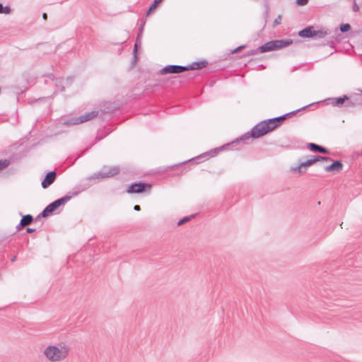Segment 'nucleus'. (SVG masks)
Instances as JSON below:
<instances>
[{
    "instance_id": "f257e3e1",
    "label": "nucleus",
    "mask_w": 362,
    "mask_h": 362,
    "mask_svg": "<svg viewBox=\"0 0 362 362\" xmlns=\"http://www.w3.org/2000/svg\"><path fill=\"white\" fill-rule=\"evenodd\" d=\"M300 110V109L296 111L290 112L279 117L268 119L260 122L252 129L250 133L245 134L240 138V140H247L249 139L250 137L257 139L268 134L269 132L280 127L286 119L295 115L296 112H298Z\"/></svg>"
},
{
    "instance_id": "f03ea898",
    "label": "nucleus",
    "mask_w": 362,
    "mask_h": 362,
    "mask_svg": "<svg viewBox=\"0 0 362 362\" xmlns=\"http://www.w3.org/2000/svg\"><path fill=\"white\" fill-rule=\"evenodd\" d=\"M70 348L64 343L49 345L44 351L43 354L49 362H62L66 360L69 354Z\"/></svg>"
},
{
    "instance_id": "7ed1b4c3",
    "label": "nucleus",
    "mask_w": 362,
    "mask_h": 362,
    "mask_svg": "<svg viewBox=\"0 0 362 362\" xmlns=\"http://www.w3.org/2000/svg\"><path fill=\"white\" fill-rule=\"evenodd\" d=\"M293 40H275L266 42L259 46L257 49L252 51V54L264 53L269 51L279 49L291 45Z\"/></svg>"
},
{
    "instance_id": "20e7f679",
    "label": "nucleus",
    "mask_w": 362,
    "mask_h": 362,
    "mask_svg": "<svg viewBox=\"0 0 362 362\" xmlns=\"http://www.w3.org/2000/svg\"><path fill=\"white\" fill-rule=\"evenodd\" d=\"M83 190V189H81V191ZM80 192L81 190L75 191L72 193V195H66L60 199L54 201L44 209V210L41 213V216L44 218L49 216L50 214L57 210L60 206L64 204L68 201H69L72 197L77 196Z\"/></svg>"
},
{
    "instance_id": "39448f33",
    "label": "nucleus",
    "mask_w": 362,
    "mask_h": 362,
    "mask_svg": "<svg viewBox=\"0 0 362 362\" xmlns=\"http://www.w3.org/2000/svg\"><path fill=\"white\" fill-rule=\"evenodd\" d=\"M315 33L316 34L315 37L317 38L323 39L326 37L323 45H329L331 47H334V43L337 40V37L339 35V34H338L337 30H335L334 34H332L331 32H328L325 30H315Z\"/></svg>"
},
{
    "instance_id": "423d86ee",
    "label": "nucleus",
    "mask_w": 362,
    "mask_h": 362,
    "mask_svg": "<svg viewBox=\"0 0 362 362\" xmlns=\"http://www.w3.org/2000/svg\"><path fill=\"white\" fill-rule=\"evenodd\" d=\"M120 169L117 166L114 167H107L105 166L102 168V170L95 173L91 176L93 179H103L108 178L117 175L119 173Z\"/></svg>"
},
{
    "instance_id": "0eeeda50",
    "label": "nucleus",
    "mask_w": 362,
    "mask_h": 362,
    "mask_svg": "<svg viewBox=\"0 0 362 362\" xmlns=\"http://www.w3.org/2000/svg\"><path fill=\"white\" fill-rule=\"evenodd\" d=\"M151 187L152 185L148 183L134 182L128 187L127 192L129 194L150 192Z\"/></svg>"
},
{
    "instance_id": "6e6552de",
    "label": "nucleus",
    "mask_w": 362,
    "mask_h": 362,
    "mask_svg": "<svg viewBox=\"0 0 362 362\" xmlns=\"http://www.w3.org/2000/svg\"><path fill=\"white\" fill-rule=\"evenodd\" d=\"M188 71V68L186 66L180 65H168L165 66L160 70L161 74H180Z\"/></svg>"
},
{
    "instance_id": "1a4fd4ad",
    "label": "nucleus",
    "mask_w": 362,
    "mask_h": 362,
    "mask_svg": "<svg viewBox=\"0 0 362 362\" xmlns=\"http://www.w3.org/2000/svg\"><path fill=\"white\" fill-rule=\"evenodd\" d=\"M98 115V111H92L90 112L86 113L76 119H74L73 122H70L72 124H78L83 122L89 121L95 117H96Z\"/></svg>"
},
{
    "instance_id": "9d476101",
    "label": "nucleus",
    "mask_w": 362,
    "mask_h": 362,
    "mask_svg": "<svg viewBox=\"0 0 362 362\" xmlns=\"http://www.w3.org/2000/svg\"><path fill=\"white\" fill-rule=\"evenodd\" d=\"M57 174L55 171H51L47 173L44 180L42 182V187L44 189L47 188L50 186L55 180Z\"/></svg>"
},
{
    "instance_id": "9b49d317",
    "label": "nucleus",
    "mask_w": 362,
    "mask_h": 362,
    "mask_svg": "<svg viewBox=\"0 0 362 362\" xmlns=\"http://www.w3.org/2000/svg\"><path fill=\"white\" fill-rule=\"evenodd\" d=\"M315 34L313 26H308L298 32V35L301 37H311L315 36Z\"/></svg>"
},
{
    "instance_id": "f8f14e48",
    "label": "nucleus",
    "mask_w": 362,
    "mask_h": 362,
    "mask_svg": "<svg viewBox=\"0 0 362 362\" xmlns=\"http://www.w3.org/2000/svg\"><path fill=\"white\" fill-rule=\"evenodd\" d=\"M342 168V163L339 160H337L332 163L331 165L326 166L325 168V170L327 172H340Z\"/></svg>"
},
{
    "instance_id": "ddd939ff",
    "label": "nucleus",
    "mask_w": 362,
    "mask_h": 362,
    "mask_svg": "<svg viewBox=\"0 0 362 362\" xmlns=\"http://www.w3.org/2000/svg\"><path fill=\"white\" fill-rule=\"evenodd\" d=\"M317 161V158H314V156H310L307 160L302 162L299 164L298 170L299 172L305 171V168L311 165L314 164Z\"/></svg>"
},
{
    "instance_id": "4468645a",
    "label": "nucleus",
    "mask_w": 362,
    "mask_h": 362,
    "mask_svg": "<svg viewBox=\"0 0 362 362\" xmlns=\"http://www.w3.org/2000/svg\"><path fill=\"white\" fill-rule=\"evenodd\" d=\"M346 99H347V95H344L343 96L339 98H329L328 100L332 102L331 104L333 106L341 107L345 103Z\"/></svg>"
},
{
    "instance_id": "2eb2a0df",
    "label": "nucleus",
    "mask_w": 362,
    "mask_h": 362,
    "mask_svg": "<svg viewBox=\"0 0 362 362\" xmlns=\"http://www.w3.org/2000/svg\"><path fill=\"white\" fill-rule=\"evenodd\" d=\"M308 148L313 152H319L321 153H329V150L323 146L317 145L314 143H310L308 144Z\"/></svg>"
},
{
    "instance_id": "dca6fc26",
    "label": "nucleus",
    "mask_w": 362,
    "mask_h": 362,
    "mask_svg": "<svg viewBox=\"0 0 362 362\" xmlns=\"http://www.w3.org/2000/svg\"><path fill=\"white\" fill-rule=\"evenodd\" d=\"M208 64L206 61H202L198 62H193L189 66H186L188 68V71L189 70H200L206 66Z\"/></svg>"
},
{
    "instance_id": "f3484780",
    "label": "nucleus",
    "mask_w": 362,
    "mask_h": 362,
    "mask_svg": "<svg viewBox=\"0 0 362 362\" xmlns=\"http://www.w3.org/2000/svg\"><path fill=\"white\" fill-rule=\"evenodd\" d=\"M361 94H354L350 95L352 105L355 106L362 105V90Z\"/></svg>"
},
{
    "instance_id": "a211bd4d",
    "label": "nucleus",
    "mask_w": 362,
    "mask_h": 362,
    "mask_svg": "<svg viewBox=\"0 0 362 362\" xmlns=\"http://www.w3.org/2000/svg\"><path fill=\"white\" fill-rule=\"evenodd\" d=\"M21 221V226H27L32 223V222L33 221V218L30 214H27V215L23 216Z\"/></svg>"
},
{
    "instance_id": "6ab92c4d",
    "label": "nucleus",
    "mask_w": 362,
    "mask_h": 362,
    "mask_svg": "<svg viewBox=\"0 0 362 362\" xmlns=\"http://www.w3.org/2000/svg\"><path fill=\"white\" fill-rule=\"evenodd\" d=\"M163 0H154L153 4L150 6L148 10L146 12V16H149L152 11H153L158 4L161 3Z\"/></svg>"
},
{
    "instance_id": "aec40b11",
    "label": "nucleus",
    "mask_w": 362,
    "mask_h": 362,
    "mask_svg": "<svg viewBox=\"0 0 362 362\" xmlns=\"http://www.w3.org/2000/svg\"><path fill=\"white\" fill-rule=\"evenodd\" d=\"M10 163L11 162L8 159L0 160V170L7 168Z\"/></svg>"
},
{
    "instance_id": "412c9836",
    "label": "nucleus",
    "mask_w": 362,
    "mask_h": 362,
    "mask_svg": "<svg viewBox=\"0 0 362 362\" xmlns=\"http://www.w3.org/2000/svg\"><path fill=\"white\" fill-rule=\"evenodd\" d=\"M11 12V9L9 6H4L2 4L0 3V13H6L9 14Z\"/></svg>"
},
{
    "instance_id": "4be33fe9",
    "label": "nucleus",
    "mask_w": 362,
    "mask_h": 362,
    "mask_svg": "<svg viewBox=\"0 0 362 362\" xmlns=\"http://www.w3.org/2000/svg\"><path fill=\"white\" fill-rule=\"evenodd\" d=\"M194 215H191V216H185V217H184L183 218L180 219V220L178 221V223H177V226H180L183 225L184 223H187V222L191 220V218H192V217H194Z\"/></svg>"
},
{
    "instance_id": "5701e85b",
    "label": "nucleus",
    "mask_w": 362,
    "mask_h": 362,
    "mask_svg": "<svg viewBox=\"0 0 362 362\" xmlns=\"http://www.w3.org/2000/svg\"><path fill=\"white\" fill-rule=\"evenodd\" d=\"M351 25L349 23H344L340 25V31L342 33L350 30Z\"/></svg>"
},
{
    "instance_id": "b1692460",
    "label": "nucleus",
    "mask_w": 362,
    "mask_h": 362,
    "mask_svg": "<svg viewBox=\"0 0 362 362\" xmlns=\"http://www.w3.org/2000/svg\"><path fill=\"white\" fill-rule=\"evenodd\" d=\"M344 105L346 107H354V105H352L351 97L348 96V95H347V99H346V102H345V103Z\"/></svg>"
},
{
    "instance_id": "393cba45",
    "label": "nucleus",
    "mask_w": 362,
    "mask_h": 362,
    "mask_svg": "<svg viewBox=\"0 0 362 362\" xmlns=\"http://www.w3.org/2000/svg\"><path fill=\"white\" fill-rule=\"evenodd\" d=\"M314 158H317V161H319V160L331 161L332 160V158L329 157H325V156H314Z\"/></svg>"
},
{
    "instance_id": "a878e982",
    "label": "nucleus",
    "mask_w": 362,
    "mask_h": 362,
    "mask_svg": "<svg viewBox=\"0 0 362 362\" xmlns=\"http://www.w3.org/2000/svg\"><path fill=\"white\" fill-rule=\"evenodd\" d=\"M281 23V16L279 15L274 21L273 26L275 27Z\"/></svg>"
},
{
    "instance_id": "bb28decb",
    "label": "nucleus",
    "mask_w": 362,
    "mask_h": 362,
    "mask_svg": "<svg viewBox=\"0 0 362 362\" xmlns=\"http://www.w3.org/2000/svg\"><path fill=\"white\" fill-rule=\"evenodd\" d=\"M308 0H296V4L299 6H305L308 4Z\"/></svg>"
},
{
    "instance_id": "cd10ccee",
    "label": "nucleus",
    "mask_w": 362,
    "mask_h": 362,
    "mask_svg": "<svg viewBox=\"0 0 362 362\" xmlns=\"http://www.w3.org/2000/svg\"><path fill=\"white\" fill-rule=\"evenodd\" d=\"M245 45H241V46H239L238 47H237L236 49H235L233 51V53H237L238 52H240V50H242L243 48H245Z\"/></svg>"
},
{
    "instance_id": "c85d7f7f",
    "label": "nucleus",
    "mask_w": 362,
    "mask_h": 362,
    "mask_svg": "<svg viewBox=\"0 0 362 362\" xmlns=\"http://www.w3.org/2000/svg\"><path fill=\"white\" fill-rule=\"evenodd\" d=\"M359 9V7L357 5V4L356 3V1L354 2V5H353V11L356 12L358 11Z\"/></svg>"
},
{
    "instance_id": "c756f323",
    "label": "nucleus",
    "mask_w": 362,
    "mask_h": 362,
    "mask_svg": "<svg viewBox=\"0 0 362 362\" xmlns=\"http://www.w3.org/2000/svg\"><path fill=\"white\" fill-rule=\"evenodd\" d=\"M215 153H216V150L211 151L209 153H208L207 154H204L202 156L205 157L206 156H208L209 154H211V156H214Z\"/></svg>"
},
{
    "instance_id": "7c9ffc66",
    "label": "nucleus",
    "mask_w": 362,
    "mask_h": 362,
    "mask_svg": "<svg viewBox=\"0 0 362 362\" xmlns=\"http://www.w3.org/2000/svg\"><path fill=\"white\" fill-rule=\"evenodd\" d=\"M35 231V228H27V229H26V232L28 233H33Z\"/></svg>"
},
{
    "instance_id": "2f4dec72",
    "label": "nucleus",
    "mask_w": 362,
    "mask_h": 362,
    "mask_svg": "<svg viewBox=\"0 0 362 362\" xmlns=\"http://www.w3.org/2000/svg\"><path fill=\"white\" fill-rule=\"evenodd\" d=\"M25 226H21V221H20V223L16 226L17 230H21Z\"/></svg>"
},
{
    "instance_id": "473e14b6",
    "label": "nucleus",
    "mask_w": 362,
    "mask_h": 362,
    "mask_svg": "<svg viewBox=\"0 0 362 362\" xmlns=\"http://www.w3.org/2000/svg\"><path fill=\"white\" fill-rule=\"evenodd\" d=\"M144 24H145V21L143 22V23H142V25H141V26L140 28V32H139V34L138 37H139V35H141V32L143 30V28L144 26Z\"/></svg>"
},
{
    "instance_id": "72a5a7b5",
    "label": "nucleus",
    "mask_w": 362,
    "mask_h": 362,
    "mask_svg": "<svg viewBox=\"0 0 362 362\" xmlns=\"http://www.w3.org/2000/svg\"><path fill=\"white\" fill-rule=\"evenodd\" d=\"M134 209L135 211H140V210H141V207H140V206H139V205H135V206H134Z\"/></svg>"
},
{
    "instance_id": "f704fd0d",
    "label": "nucleus",
    "mask_w": 362,
    "mask_h": 362,
    "mask_svg": "<svg viewBox=\"0 0 362 362\" xmlns=\"http://www.w3.org/2000/svg\"><path fill=\"white\" fill-rule=\"evenodd\" d=\"M42 18L45 21L47 19V14L46 13H42Z\"/></svg>"
},
{
    "instance_id": "c9c22d12",
    "label": "nucleus",
    "mask_w": 362,
    "mask_h": 362,
    "mask_svg": "<svg viewBox=\"0 0 362 362\" xmlns=\"http://www.w3.org/2000/svg\"><path fill=\"white\" fill-rule=\"evenodd\" d=\"M252 51H253V50H251L250 52H249L247 53V55H248V56H250V55H254L255 54H252Z\"/></svg>"
},
{
    "instance_id": "e433bc0d",
    "label": "nucleus",
    "mask_w": 362,
    "mask_h": 362,
    "mask_svg": "<svg viewBox=\"0 0 362 362\" xmlns=\"http://www.w3.org/2000/svg\"><path fill=\"white\" fill-rule=\"evenodd\" d=\"M41 217H42V216H41V214H40V215H38V216L36 217V220L40 219Z\"/></svg>"
},
{
    "instance_id": "4c0bfd02",
    "label": "nucleus",
    "mask_w": 362,
    "mask_h": 362,
    "mask_svg": "<svg viewBox=\"0 0 362 362\" xmlns=\"http://www.w3.org/2000/svg\"><path fill=\"white\" fill-rule=\"evenodd\" d=\"M136 47H137V45L136 44V45H134V51H136Z\"/></svg>"
},
{
    "instance_id": "58836bf2",
    "label": "nucleus",
    "mask_w": 362,
    "mask_h": 362,
    "mask_svg": "<svg viewBox=\"0 0 362 362\" xmlns=\"http://www.w3.org/2000/svg\"><path fill=\"white\" fill-rule=\"evenodd\" d=\"M15 259H16V257H14L13 258H12V259H11V260H12V261H14V260H15Z\"/></svg>"
},
{
    "instance_id": "ea45409f",
    "label": "nucleus",
    "mask_w": 362,
    "mask_h": 362,
    "mask_svg": "<svg viewBox=\"0 0 362 362\" xmlns=\"http://www.w3.org/2000/svg\"><path fill=\"white\" fill-rule=\"evenodd\" d=\"M359 155L362 156V152L361 153H359Z\"/></svg>"
}]
</instances>
